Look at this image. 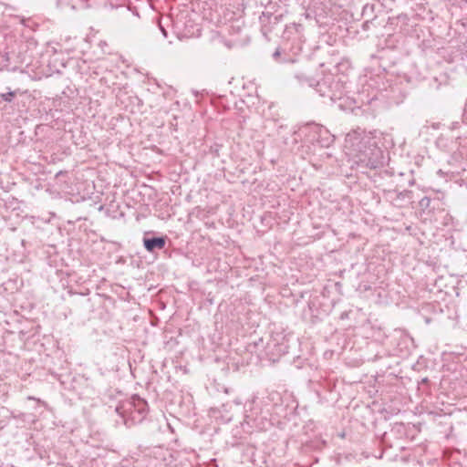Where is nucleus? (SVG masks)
Masks as SVG:
<instances>
[{"instance_id": "2", "label": "nucleus", "mask_w": 467, "mask_h": 467, "mask_svg": "<svg viewBox=\"0 0 467 467\" xmlns=\"http://www.w3.org/2000/svg\"><path fill=\"white\" fill-rule=\"evenodd\" d=\"M1 97L5 101H11L12 99L15 97V92H8L6 94H2Z\"/></svg>"}, {"instance_id": "1", "label": "nucleus", "mask_w": 467, "mask_h": 467, "mask_svg": "<svg viewBox=\"0 0 467 467\" xmlns=\"http://www.w3.org/2000/svg\"><path fill=\"white\" fill-rule=\"evenodd\" d=\"M144 246L149 252L154 249H162L165 245V239L162 237L153 239H144Z\"/></svg>"}]
</instances>
